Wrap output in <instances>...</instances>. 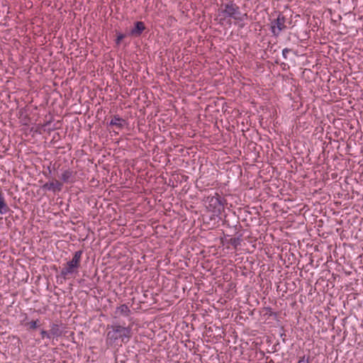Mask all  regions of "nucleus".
Returning a JSON list of instances; mask_svg holds the SVG:
<instances>
[{
  "label": "nucleus",
  "mask_w": 363,
  "mask_h": 363,
  "mask_svg": "<svg viewBox=\"0 0 363 363\" xmlns=\"http://www.w3.org/2000/svg\"><path fill=\"white\" fill-rule=\"evenodd\" d=\"M124 124H125L124 120H123L118 117H116V116L113 117L110 122L111 125L116 126L118 128H123Z\"/></svg>",
  "instance_id": "nucleus-9"
},
{
  "label": "nucleus",
  "mask_w": 363,
  "mask_h": 363,
  "mask_svg": "<svg viewBox=\"0 0 363 363\" xmlns=\"http://www.w3.org/2000/svg\"><path fill=\"white\" fill-rule=\"evenodd\" d=\"M38 320H32L28 323L30 328L35 329L38 327Z\"/></svg>",
  "instance_id": "nucleus-12"
},
{
  "label": "nucleus",
  "mask_w": 363,
  "mask_h": 363,
  "mask_svg": "<svg viewBox=\"0 0 363 363\" xmlns=\"http://www.w3.org/2000/svg\"><path fill=\"white\" fill-rule=\"evenodd\" d=\"M285 28V18L281 15H279L271 23L272 32L275 35H278Z\"/></svg>",
  "instance_id": "nucleus-4"
},
{
  "label": "nucleus",
  "mask_w": 363,
  "mask_h": 363,
  "mask_svg": "<svg viewBox=\"0 0 363 363\" xmlns=\"http://www.w3.org/2000/svg\"><path fill=\"white\" fill-rule=\"evenodd\" d=\"M9 211V208L5 201V199L0 191V213L6 214Z\"/></svg>",
  "instance_id": "nucleus-8"
},
{
  "label": "nucleus",
  "mask_w": 363,
  "mask_h": 363,
  "mask_svg": "<svg viewBox=\"0 0 363 363\" xmlns=\"http://www.w3.org/2000/svg\"><path fill=\"white\" fill-rule=\"evenodd\" d=\"M128 312H129L128 308L125 305H121V306L117 308V313H119L121 314L127 315Z\"/></svg>",
  "instance_id": "nucleus-10"
},
{
  "label": "nucleus",
  "mask_w": 363,
  "mask_h": 363,
  "mask_svg": "<svg viewBox=\"0 0 363 363\" xmlns=\"http://www.w3.org/2000/svg\"><path fill=\"white\" fill-rule=\"evenodd\" d=\"M218 16L220 19H225L226 18H233L235 20L242 21L246 14H243L240 11L239 7L234 4H226L224 7L221 8L219 11Z\"/></svg>",
  "instance_id": "nucleus-2"
},
{
  "label": "nucleus",
  "mask_w": 363,
  "mask_h": 363,
  "mask_svg": "<svg viewBox=\"0 0 363 363\" xmlns=\"http://www.w3.org/2000/svg\"><path fill=\"white\" fill-rule=\"evenodd\" d=\"M60 178L65 183H72L75 180L74 172L70 169L65 170L61 174Z\"/></svg>",
  "instance_id": "nucleus-6"
},
{
  "label": "nucleus",
  "mask_w": 363,
  "mask_h": 363,
  "mask_svg": "<svg viewBox=\"0 0 363 363\" xmlns=\"http://www.w3.org/2000/svg\"><path fill=\"white\" fill-rule=\"evenodd\" d=\"M286 52H287V50H283V54H284H284H286Z\"/></svg>",
  "instance_id": "nucleus-16"
},
{
  "label": "nucleus",
  "mask_w": 363,
  "mask_h": 363,
  "mask_svg": "<svg viewBox=\"0 0 363 363\" xmlns=\"http://www.w3.org/2000/svg\"><path fill=\"white\" fill-rule=\"evenodd\" d=\"M81 251H77L74 253L72 260L68 262L61 271V274L63 277H67L77 271L81 260Z\"/></svg>",
  "instance_id": "nucleus-3"
},
{
  "label": "nucleus",
  "mask_w": 363,
  "mask_h": 363,
  "mask_svg": "<svg viewBox=\"0 0 363 363\" xmlns=\"http://www.w3.org/2000/svg\"><path fill=\"white\" fill-rule=\"evenodd\" d=\"M41 336L43 338L47 337L50 339L51 338V334L49 332L42 330L41 331Z\"/></svg>",
  "instance_id": "nucleus-13"
},
{
  "label": "nucleus",
  "mask_w": 363,
  "mask_h": 363,
  "mask_svg": "<svg viewBox=\"0 0 363 363\" xmlns=\"http://www.w3.org/2000/svg\"><path fill=\"white\" fill-rule=\"evenodd\" d=\"M286 52H287V50H283V54H284H284H286Z\"/></svg>",
  "instance_id": "nucleus-17"
},
{
  "label": "nucleus",
  "mask_w": 363,
  "mask_h": 363,
  "mask_svg": "<svg viewBox=\"0 0 363 363\" xmlns=\"http://www.w3.org/2000/svg\"><path fill=\"white\" fill-rule=\"evenodd\" d=\"M123 37H124L123 35H118L117 38V43H119L120 41L123 38Z\"/></svg>",
  "instance_id": "nucleus-15"
},
{
  "label": "nucleus",
  "mask_w": 363,
  "mask_h": 363,
  "mask_svg": "<svg viewBox=\"0 0 363 363\" xmlns=\"http://www.w3.org/2000/svg\"><path fill=\"white\" fill-rule=\"evenodd\" d=\"M145 30V25L143 22L138 21L135 23V26L132 28L130 33L132 35L138 36Z\"/></svg>",
  "instance_id": "nucleus-7"
},
{
  "label": "nucleus",
  "mask_w": 363,
  "mask_h": 363,
  "mask_svg": "<svg viewBox=\"0 0 363 363\" xmlns=\"http://www.w3.org/2000/svg\"><path fill=\"white\" fill-rule=\"evenodd\" d=\"M58 328L57 325H53L50 331L49 332L51 334V338L55 335H58Z\"/></svg>",
  "instance_id": "nucleus-11"
},
{
  "label": "nucleus",
  "mask_w": 363,
  "mask_h": 363,
  "mask_svg": "<svg viewBox=\"0 0 363 363\" xmlns=\"http://www.w3.org/2000/svg\"><path fill=\"white\" fill-rule=\"evenodd\" d=\"M298 363H309L308 359H306L305 357H303L301 358Z\"/></svg>",
  "instance_id": "nucleus-14"
},
{
  "label": "nucleus",
  "mask_w": 363,
  "mask_h": 363,
  "mask_svg": "<svg viewBox=\"0 0 363 363\" xmlns=\"http://www.w3.org/2000/svg\"><path fill=\"white\" fill-rule=\"evenodd\" d=\"M131 337V329L119 325L107 327L106 343L110 345H116L118 340L127 342Z\"/></svg>",
  "instance_id": "nucleus-1"
},
{
  "label": "nucleus",
  "mask_w": 363,
  "mask_h": 363,
  "mask_svg": "<svg viewBox=\"0 0 363 363\" xmlns=\"http://www.w3.org/2000/svg\"><path fill=\"white\" fill-rule=\"evenodd\" d=\"M62 183L60 182L55 180L50 182H47L43 185V189L47 190H50L53 191H60L62 189Z\"/></svg>",
  "instance_id": "nucleus-5"
}]
</instances>
